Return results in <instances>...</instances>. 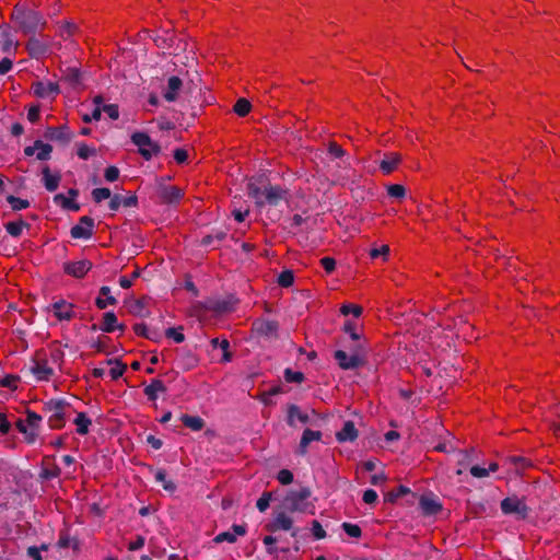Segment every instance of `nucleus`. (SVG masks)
<instances>
[{
	"instance_id": "nucleus-1",
	"label": "nucleus",
	"mask_w": 560,
	"mask_h": 560,
	"mask_svg": "<svg viewBox=\"0 0 560 560\" xmlns=\"http://www.w3.org/2000/svg\"><path fill=\"white\" fill-rule=\"evenodd\" d=\"M11 20L16 23L19 31L24 35H35L47 25L46 20L38 11L21 3L14 5Z\"/></svg>"
},
{
	"instance_id": "nucleus-2",
	"label": "nucleus",
	"mask_w": 560,
	"mask_h": 560,
	"mask_svg": "<svg viewBox=\"0 0 560 560\" xmlns=\"http://www.w3.org/2000/svg\"><path fill=\"white\" fill-rule=\"evenodd\" d=\"M312 495V490L310 487H301L299 490H290L287 492L283 498V508L284 510L294 513H311L314 514V504L308 502V499Z\"/></svg>"
},
{
	"instance_id": "nucleus-3",
	"label": "nucleus",
	"mask_w": 560,
	"mask_h": 560,
	"mask_svg": "<svg viewBox=\"0 0 560 560\" xmlns=\"http://www.w3.org/2000/svg\"><path fill=\"white\" fill-rule=\"evenodd\" d=\"M69 404L63 399H50L44 404V411L50 416L48 418V425L52 430L63 428L66 423V408Z\"/></svg>"
},
{
	"instance_id": "nucleus-4",
	"label": "nucleus",
	"mask_w": 560,
	"mask_h": 560,
	"mask_svg": "<svg viewBox=\"0 0 560 560\" xmlns=\"http://www.w3.org/2000/svg\"><path fill=\"white\" fill-rule=\"evenodd\" d=\"M131 142L138 147V152L145 161L161 153V147L154 142L147 132L136 131L131 135Z\"/></svg>"
},
{
	"instance_id": "nucleus-5",
	"label": "nucleus",
	"mask_w": 560,
	"mask_h": 560,
	"mask_svg": "<svg viewBox=\"0 0 560 560\" xmlns=\"http://www.w3.org/2000/svg\"><path fill=\"white\" fill-rule=\"evenodd\" d=\"M501 511L504 515H515L518 520L528 517L530 509L525 503L524 498L511 495L504 498L500 503Z\"/></svg>"
},
{
	"instance_id": "nucleus-6",
	"label": "nucleus",
	"mask_w": 560,
	"mask_h": 560,
	"mask_svg": "<svg viewBox=\"0 0 560 560\" xmlns=\"http://www.w3.org/2000/svg\"><path fill=\"white\" fill-rule=\"evenodd\" d=\"M94 220L91 217L83 215L79 223L71 228L70 235L75 240H89L93 235Z\"/></svg>"
},
{
	"instance_id": "nucleus-7",
	"label": "nucleus",
	"mask_w": 560,
	"mask_h": 560,
	"mask_svg": "<svg viewBox=\"0 0 560 560\" xmlns=\"http://www.w3.org/2000/svg\"><path fill=\"white\" fill-rule=\"evenodd\" d=\"M288 191L279 185H267L264 187V206L277 207L281 201L287 200Z\"/></svg>"
},
{
	"instance_id": "nucleus-8",
	"label": "nucleus",
	"mask_w": 560,
	"mask_h": 560,
	"mask_svg": "<svg viewBox=\"0 0 560 560\" xmlns=\"http://www.w3.org/2000/svg\"><path fill=\"white\" fill-rule=\"evenodd\" d=\"M158 194L162 203L175 205L180 201L184 196L183 190L177 186H166L160 183L158 186Z\"/></svg>"
},
{
	"instance_id": "nucleus-9",
	"label": "nucleus",
	"mask_w": 560,
	"mask_h": 560,
	"mask_svg": "<svg viewBox=\"0 0 560 560\" xmlns=\"http://www.w3.org/2000/svg\"><path fill=\"white\" fill-rule=\"evenodd\" d=\"M44 137L49 141L67 144L72 140L73 133L67 125H62L59 127H48L45 130Z\"/></svg>"
},
{
	"instance_id": "nucleus-10",
	"label": "nucleus",
	"mask_w": 560,
	"mask_h": 560,
	"mask_svg": "<svg viewBox=\"0 0 560 560\" xmlns=\"http://www.w3.org/2000/svg\"><path fill=\"white\" fill-rule=\"evenodd\" d=\"M334 358L341 370H355L364 365L361 363V359L358 355H351L345 350H336Z\"/></svg>"
},
{
	"instance_id": "nucleus-11",
	"label": "nucleus",
	"mask_w": 560,
	"mask_h": 560,
	"mask_svg": "<svg viewBox=\"0 0 560 560\" xmlns=\"http://www.w3.org/2000/svg\"><path fill=\"white\" fill-rule=\"evenodd\" d=\"M92 268V262L88 259H82L78 261H68L63 264V271L72 276L74 278H82L84 277L88 271H90Z\"/></svg>"
},
{
	"instance_id": "nucleus-12",
	"label": "nucleus",
	"mask_w": 560,
	"mask_h": 560,
	"mask_svg": "<svg viewBox=\"0 0 560 560\" xmlns=\"http://www.w3.org/2000/svg\"><path fill=\"white\" fill-rule=\"evenodd\" d=\"M253 330L266 338H272L277 336L278 323L269 319H257L253 324Z\"/></svg>"
},
{
	"instance_id": "nucleus-13",
	"label": "nucleus",
	"mask_w": 560,
	"mask_h": 560,
	"mask_svg": "<svg viewBox=\"0 0 560 560\" xmlns=\"http://www.w3.org/2000/svg\"><path fill=\"white\" fill-rule=\"evenodd\" d=\"M183 88V80L177 75H172L167 79V85L163 91V97L166 102H175L178 93Z\"/></svg>"
},
{
	"instance_id": "nucleus-14",
	"label": "nucleus",
	"mask_w": 560,
	"mask_h": 560,
	"mask_svg": "<svg viewBox=\"0 0 560 560\" xmlns=\"http://www.w3.org/2000/svg\"><path fill=\"white\" fill-rule=\"evenodd\" d=\"M236 302L237 301L234 299L209 300L206 304V308L219 314L229 313L235 308Z\"/></svg>"
},
{
	"instance_id": "nucleus-15",
	"label": "nucleus",
	"mask_w": 560,
	"mask_h": 560,
	"mask_svg": "<svg viewBox=\"0 0 560 560\" xmlns=\"http://www.w3.org/2000/svg\"><path fill=\"white\" fill-rule=\"evenodd\" d=\"M51 308L59 320H70L74 316L73 305L65 300L56 301L51 304Z\"/></svg>"
},
{
	"instance_id": "nucleus-16",
	"label": "nucleus",
	"mask_w": 560,
	"mask_h": 560,
	"mask_svg": "<svg viewBox=\"0 0 560 560\" xmlns=\"http://www.w3.org/2000/svg\"><path fill=\"white\" fill-rule=\"evenodd\" d=\"M33 89H34L35 95L40 98H48V97L54 98L59 93V85L54 82H48V83L36 82L33 85Z\"/></svg>"
},
{
	"instance_id": "nucleus-17",
	"label": "nucleus",
	"mask_w": 560,
	"mask_h": 560,
	"mask_svg": "<svg viewBox=\"0 0 560 560\" xmlns=\"http://www.w3.org/2000/svg\"><path fill=\"white\" fill-rule=\"evenodd\" d=\"M295 420H299L303 424L310 422V416L306 412L301 411L298 405L291 404L287 410V423L289 427L295 425Z\"/></svg>"
},
{
	"instance_id": "nucleus-18",
	"label": "nucleus",
	"mask_w": 560,
	"mask_h": 560,
	"mask_svg": "<svg viewBox=\"0 0 560 560\" xmlns=\"http://www.w3.org/2000/svg\"><path fill=\"white\" fill-rule=\"evenodd\" d=\"M30 39L26 43V49L32 58H40L48 51V46L39 40L35 35H30Z\"/></svg>"
},
{
	"instance_id": "nucleus-19",
	"label": "nucleus",
	"mask_w": 560,
	"mask_h": 560,
	"mask_svg": "<svg viewBox=\"0 0 560 560\" xmlns=\"http://www.w3.org/2000/svg\"><path fill=\"white\" fill-rule=\"evenodd\" d=\"M401 161V155L396 152H390L384 155V159L380 162V170L384 175L393 173Z\"/></svg>"
},
{
	"instance_id": "nucleus-20",
	"label": "nucleus",
	"mask_w": 560,
	"mask_h": 560,
	"mask_svg": "<svg viewBox=\"0 0 560 560\" xmlns=\"http://www.w3.org/2000/svg\"><path fill=\"white\" fill-rule=\"evenodd\" d=\"M126 326L124 324H119L117 320V316L114 312H106L103 315V322L100 325V330L104 332H113L116 329L124 331Z\"/></svg>"
},
{
	"instance_id": "nucleus-21",
	"label": "nucleus",
	"mask_w": 560,
	"mask_h": 560,
	"mask_svg": "<svg viewBox=\"0 0 560 560\" xmlns=\"http://www.w3.org/2000/svg\"><path fill=\"white\" fill-rule=\"evenodd\" d=\"M322 436L323 434L320 431L305 429L299 444L298 454L302 456L305 455L307 453V447L310 443L314 441H320Z\"/></svg>"
},
{
	"instance_id": "nucleus-22",
	"label": "nucleus",
	"mask_w": 560,
	"mask_h": 560,
	"mask_svg": "<svg viewBox=\"0 0 560 560\" xmlns=\"http://www.w3.org/2000/svg\"><path fill=\"white\" fill-rule=\"evenodd\" d=\"M357 438L358 430L351 420L346 421L342 429L336 433V439L340 443L353 442Z\"/></svg>"
},
{
	"instance_id": "nucleus-23",
	"label": "nucleus",
	"mask_w": 560,
	"mask_h": 560,
	"mask_svg": "<svg viewBox=\"0 0 560 560\" xmlns=\"http://www.w3.org/2000/svg\"><path fill=\"white\" fill-rule=\"evenodd\" d=\"M292 524V518L288 516L284 512H280L275 516L273 521L267 525V529L270 532H277L279 529L291 530Z\"/></svg>"
},
{
	"instance_id": "nucleus-24",
	"label": "nucleus",
	"mask_w": 560,
	"mask_h": 560,
	"mask_svg": "<svg viewBox=\"0 0 560 560\" xmlns=\"http://www.w3.org/2000/svg\"><path fill=\"white\" fill-rule=\"evenodd\" d=\"M419 505L424 515H434L442 510V504L435 498L429 495H422Z\"/></svg>"
},
{
	"instance_id": "nucleus-25",
	"label": "nucleus",
	"mask_w": 560,
	"mask_h": 560,
	"mask_svg": "<svg viewBox=\"0 0 560 560\" xmlns=\"http://www.w3.org/2000/svg\"><path fill=\"white\" fill-rule=\"evenodd\" d=\"M42 175H43V184H44L46 190H48L50 192L57 190V188L60 184V180H61V175L59 173L51 174L48 165L43 167Z\"/></svg>"
},
{
	"instance_id": "nucleus-26",
	"label": "nucleus",
	"mask_w": 560,
	"mask_h": 560,
	"mask_svg": "<svg viewBox=\"0 0 560 560\" xmlns=\"http://www.w3.org/2000/svg\"><path fill=\"white\" fill-rule=\"evenodd\" d=\"M354 343L348 347L351 355H358L361 359V363L365 365L368 361V354L370 351L368 340L361 339L360 341H353Z\"/></svg>"
},
{
	"instance_id": "nucleus-27",
	"label": "nucleus",
	"mask_w": 560,
	"mask_h": 560,
	"mask_svg": "<svg viewBox=\"0 0 560 560\" xmlns=\"http://www.w3.org/2000/svg\"><path fill=\"white\" fill-rule=\"evenodd\" d=\"M198 364L197 357L187 349H180L178 358H177V365L180 366L183 370L188 371L194 369Z\"/></svg>"
},
{
	"instance_id": "nucleus-28",
	"label": "nucleus",
	"mask_w": 560,
	"mask_h": 560,
	"mask_svg": "<svg viewBox=\"0 0 560 560\" xmlns=\"http://www.w3.org/2000/svg\"><path fill=\"white\" fill-rule=\"evenodd\" d=\"M31 372L37 381H48L54 374V370L47 364V361L34 362V365L31 366Z\"/></svg>"
},
{
	"instance_id": "nucleus-29",
	"label": "nucleus",
	"mask_w": 560,
	"mask_h": 560,
	"mask_svg": "<svg viewBox=\"0 0 560 560\" xmlns=\"http://www.w3.org/2000/svg\"><path fill=\"white\" fill-rule=\"evenodd\" d=\"M165 392H166V386L159 378L151 380L150 384L147 385L143 389L144 395L151 401H154L158 399L159 393H165Z\"/></svg>"
},
{
	"instance_id": "nucleus-30",
	"label": "nucleus",
	"mask_w": 560,
	"mask_h": 560,
	"mask_svg": "<svg viewBox=\"0 0 560 560\" xmlns=\"http://www.w3.org/2000/svg\"><path fill=\"white\" fill-rule=\"evenodd\" d=\"M150 470L154 472V480L162 485L163 489L170 493H174L177 489V486L174 481L166 478V471L162 468L153 469L150 467Z\"/></svg>"
},
{
	"instance_id": "nucleus-31",
	"label": "nucleus",
	"mask_w": 560,
	"mask_h": 560,
	"mask_svg": "<svg viewBox=\"0 0 560 560\" xmlns=\"http://www.w3.org/2000/svg\"><path fill=\"white\" fill-rule=\"evenodd\" d=\"M15 427L19 430V432H21L24 435V440L27 444L35 443L38 436V432L35 429L28 427V424L22 419H19L16 421Z\"/></svg>"
},
{
	"instance_id": "nucleus-32",
	"label": "nucleus",
	"mask_w": 560,
	"mask_h": 560,
	"mask_svg": "<svg viewBox=\"0 0 560 560\" xmlns=\"http://www.w3.org/2000/svg\"><path fill=\"white\" fill-rule=\"evenodd\" d=\"M179 420L186 428L196 432L202 430L205 427V420L199 416L184 413L180 416Z\"/></svg>"
},
{
	"instance_id": "nucleus-33",
	"label": "nucleus",
	"mask_w": 560,
	"mask_h": 560,
	"mask_svg": "<svg viewBox=\"0 0 560 560\" xmlns=\"http://www.w3.org/2000/svg\"><path fill=\"white\" fill-rule=\"evenodd\" d=\"M472 452H474V450H470V451L463 450V451L457 452V466H458V468L456 470L457 475H462L468 468L470 463L474 460Z\"/></svg>"
},
{
	"instance_id": "nucleus-34",
	"label": "nucleus",
	"mask_w": 560,
	"mask_h": 560,
	"mask_svg": "<svg viewBox=\"0 0 560 560\" xmlns=\"http://www.w3.org/2000/svg\"><path fill=\"white\" fill-rule=\"evenodd\" d=\"M100 294L101 295H107V299H103L102 296H97L96 300H95V305L100 308V310H104L106 308L108 305H115L117 303V300L115 296H113L110 294V288L109 287H106V285H103L101 289H100Z\"/></svg>"
},
{
	"instance_id": "nucleus-35",
	"label": "nucleus",
	"mask_w": 560,
	"mask_h": 560,
	"mask_svg": "<svg viewBox=\"0 0 560 560\" xmlns=\"http://www.w3.org/2000/svg\"><path fill=\"white\" fill-rule=\"evenodd\" d=\"M5 231L12 237H19L22 234L23 229H30V224L24 220L20 219L19 221H11L4 224Z\"/></svg>"
},
{
	"instance_id": "nucleus-36",
	"label": "nucleus",
	"mask_w": 560,
	"mask_h": 560,
	"mask_svg": "<svg viewBox=\"0 0 560 560\" xmlns=\"http://www.w3.org/2000/svg\"><path fill=\"white\" fill-rule=\"evenodd\" d=\"M54 202L65 210L74 212L80 210V205L72 199L67 198L63 194H56L54 196Z\"/></svg>"
},
{
	"instance_id": "nucleus-37",
	"label": "nucleus",
	"mask_w": 560,
	"mask_h": 560,
	"mask_svg": "<svg viewBox=\"0 0 560 560\" xmlns=\"http://www.w3.org/2000/svg\"><path fill=\"white\" fill-rule=\"evenodd\" d=\"M91 419L84 413L79 412L77 418L74 419V424L77 425V432L80 435H85L89 432V427L91 425Z\"/></svg>"
},
{
	"instance_id": "nucleus-38",
	"label": "nucleus",
	"mask_w": 560,
	"mask_h": 560,
	"mask_svg": "<svg viewBox=\"0 0 560 560\" xmlns=\"http://www.w3.org/2000/svg\"><path fill=\"white\" fill-rule=\"evenodd\" d=\"M106 364L114 365L109 371V374L113 380H118L127 370V365L124 364L119 359H108L106 361Z\"/></svg>"
},
{
	"instance_id": "nucleus-39",
	"label": "nucleus",
	"mask_w": 560,
	"mask_h": 560,
	"mask_svg": "<svg viewBox=\"0 0 560 560\" xmlns=\"http://www.w3.org/2000/svg\"><path fill=\"white\" fill-rule=\"evenodd\" d=\"M133 331L138 336H142L149 340H158L159 334L156 330H150L144 323L133 325Z\"/></svg>"
},
{
	"instance_id": "nucleus-40",
	"label": "nucleus",
	"mask_w": 560,
	"mask_h": 560,
	"mask_svg": "<svg viewBox=\"0 0 560 560\" xmlns=\"http://www.w3.org/2000/svg\"><path fill=\"white\" fill-rule=\"evenodd\" d=\"M250 109H252L250 102L243 97L238 98L233 106V112L236 115H238L240 117H245L246 115H248Z\"/></svg>"
},
{
	"instance_id": "nucleus-41",
	"label": "nucleus",
	"mask_w": 560,
	"mask_h": 560,
	"mask_svg": "<svg viewBox=\"0 0 560 560\" xmlns=\"http://www.w3.org/2000/svg\"><path fill=\"white\" fill-rule=\"evenodd\" d=\"M153 42L159 48L168 49L174 44V36L166 31L163 35H156L153 37Z\"/></svg>"
},
{
	"instance_id": "nucleus-42",
	"label": "nucleus",
	"mask_w": 560,
	"mask_h": 560,
	"mask_svg": "<svg viewBox=\"0 0 560 560\" xmlns=\"http://www.w3.org/2000/svg\"><path fill=\"white\" fill-rule=\"evenodd\" d=\"M211 345L213 348H217V347L222 348V351H223L222 361L230 362L232 360V353L229 351L230 342L228 339H223L220 341L218 338H213L211 340Z\"/></svg>"
},
{
	"instance_id": "nucleus-43",
	"label": "nucleus",
	"mask_w": 560,
	"mask_h": 560,
	"mask_svg": "<svg viewBox=\"0 0 560 560\" xmlns=\"http://www.w3.org/2000/svg\"><path fill=\"white\" fill-rule=\"evenodd\" d=\"M61 474V469L57 465H52L50 468L43 467L39 472V478L42 480H51L58 478Z\"/></svg>"
},
{
	"instance_id": "nucleus-44",
	"label": "nucleus",
	"mask_w": 560,
	"mask_h": 560,
	"mask_svg": "<svg viewBox=\"0 0 560 560\" xmlns=\"http://www.w3.org/2000/svg\"><path fill=\"white\" fill-rule=\"evenodd\" d=\"M408 493H410V489L406 486L400 485L396 489L389 491L386 494L385 501L394 503L398 498L406 495Z\"/></svg>"
},
{
	"instance_id": "nucleus-45",
	"label": "nucleus",
	"mask_w": 560,
	"mask_h": 560,
	"mask_svg": "<svg viewBox=\"0 0 560 560\" xmlns=\"http://www.w3.org/2000/svg\"><path fill=\"white\" fill-rule=\"evenodd\" d=\"M7 201L14 211H20L30 207V201L27 199H22L13 195L8 196Z\"/></svg>"
},
{
	"instance_id": "nucleus-46",
	"label": "nucleus",
	"mask_w": 560,
	"mask_h": 560,
	"mask_svg": "<svg viewBox=\"0 0 560 560\" xmlns=\"http://www.w3.org/2000/svg\"><path fill=\"white\" fill-rule=\"evenodd\" d=\"M248 195L255 200L258 207L264 206V189H260L255 184H248Z\"/></svg>"
},
{
	"instance_id": "nucleus-47",
	"label": "nucleus",
	"mask_w": 560,
	"mask_h": 560,
	"mask_svg": "<svg viewBox=\"0 0 560 560\" xmlns=\"http://www.w3.org/2000/svg\"><path fill=\"white\" fill-rule=\"evenodd\" d=\"M77 154L82 160H88L89 158L96 154V149L94 147L88 145L85 142H79Z\"/></svg>"
},
{
	"instance_id": "nucleus-48",
	"label": "nucleus",
	"mask_w": 560,
	"mask_h": 560,
	"mask_svg": "<svg viewBox=\"0 0 560 560\" xmlns=\"http://www.w3.org/2000/svg\"><path fill=\"white\" fill-rule=\"evenodd\" d=\"M506 460L515 466L517 472L532 466L530 460L522 456H510Z\"/></svg>"
},
{
	"instance_id": "nucleus-49",
	"label": "nucleus",
	"mask_w": 560,
	"mask_h": 560,
	"mask_svg": "<svg viewBox=\"0 0 560 560\" xmlns=\"http://www.w3.org/2000/svg\"><path fill=\"white\" fill-rule=\"evenodd\" d=\"M278 284L282 288H289L294 282V275L291 270L285 269L280 272L277 280Z\"/></svg>"
},
{
	"instance_id": "nucleus-50",
	"label": "nucleus",
	"mask_w": 560,
	"mask_h": 560,
	"mask_svg": "<svg viewBox=\"0 0 560 560\" xmlns=\"http://www.w3.org/2000/svg\"><path fill=\"white\" fill-rule=\"evenodd\" d=\"M342 330L349 335L352 341H360L361 339H364L363 336L357 331L355 323L352 320H347L343 324Z\"/></svg>"
},
{
	"instance_id": "nucleus-51",
	"label": "nucleus",
	"mask_w": 560,
	"mask_h": 560,
	"mask_svg": "<svg viewBox=\"0 0 560 560\" xmlns=\"http://www.w3.org/2000/svg\"><path fill=\"white\" fill-rule=\"evenodd\" d=\"M284 380L288 383H302L304 381V374L300 371H293L291 369H285L283 373Z\"/></svg>"
},
{
	"instance_id": "nucleus-52",
	"label": "nucleus",
	"mask_w": 560,
	"mask_h": 560,
	"mask_svg": "<svg viewBox=\"0 0 560 560\" xmlns=\"http://www.w3.org/2000/svg\"><path fill=\"white\" fill-rule=\"evenodd\" d=\"M63 79L71 85L80 83L81 73L77 68H68L63 74Z\"/></svg>"
},
{
	"instance_id": "nucleus-53",
	"label": "nucleus",
	"mask_w": 560,
	"mask_h": 560,
	"mask_svg": "<svg viewBox=\"0 0 560 560\" xmlns=\"http://www.w3.org/2000/svg\"><path fill=\"white\" fill-rule=\"evenodd\" d=\"M341 528L345 533L352 538H360L362 535V529L359 525L345 522L341 524Z\"/></svg>"
},
{
	"instance_id": "nucleus-54",
	"label": "nucleus",
	"mask_w": 560,
	"mask_h": 560,
	"mask_svg": "<svg viewBox=\"0 0 560 560\" xmlns=\"http://www.w3.org/2000/svg\"><path fill=\"white\" fill-rule=\"evenodd\" d=\"M36 151H37L36 159L38 161H47L50 159V155L52 152V147L50 144L44 143L42 141V145H38Z\"/></svg>"
},
{
	"instance_id": "nucleus-55",
	"label": "nucleus",
	"mask_w": 560,
	"mask_h": 560,
	"mask_svg": "<svg viewBox=\"0 0 560 560\" xmlns=\"http://www.w3.org/2000/svg\"><path fill=\"white\" fill-rule=\"evenodd\" d=\"M40 421H42L40 415H38L35 411L30 410V409L26 410L25 422L28 424V427L35 429L38 432Z\"/></svg>"
},
{
	"instance_id": "nucleus-56",
	"label": "nucleus",
	"mask_w": 560,
	"mask_h": 560,
	"mask_svg": "<svg viewBox=\"0 0 560 560\" xmlns=\"http://www.w3.org/2000/svg\"><path fill=\"white\" fill-rule=\"evenodd\" d=\"M112 192L109 188L101 187L92 190V198L96 203L110 198Z\"/></svg>"
},
{
	"instance_id": "nucleus-57",
	"label": "nucleus",
	"mask_w": 560,
	"mask_h": 560,
	"mask_svg": "<svg viewBox=\"0 0 560 560\" xmlns=\"http://www.w3.org/2000/svg\"><path fill=\"white\" fill-rule=\"evenodd\" d=\"M362 307L357 304H343L340 307V313L345 316L352 314L354 317H359L362 314Z\"/></svg>"
},
{
	"instance_id": "nucleus-58",
	"label": "nucleus",
	"mask_w": 560,
	"mask_h": 560,
	"mask_svg": "<svg viewBox=\"0 0 560 560\" xmlns=\"http://www.w3.org/2000/svg\"><path fill=\"white\" fill-rule=\"evenodd\" d=\"M387 194L392 198L400 199L406 195V189L402 185L393 184L387 187Z\"/></svg>"
},
{
	"instance_id": "nucleus-59",
	"label": "nucleus",
	"mask_w": 560,
	"mask_h": 560,
	"mask_svg": "<svg viewBox=\"0 0 560 560\" xmlns=\"http://www.w3.org/2000/svg\"><path fill=\"white\" fill-rule=\"evenodd\" d=\"M327 150L334 159H343L346 156V151L337 142H329Z\"/></svg>"
},
{
	"instance_id": "nucleus-60",
	"label": "nucleus",
	"mask_w": 560,
	"mask_h": 560,
	"mask_svg": "<svg viewBox=\"0 0 560 560\" xmlns=\"http://www.w3.org/2000/svg\"><path fill=\"white\" fill-rule=\"evenodd\" d=\"M182 330H183V327H178V328L171 327L165 330V336L167 338H172L175 342L180 343L185 340V336L182 332Z\"/></svg>"
},
{
	"instance_id": "nucleus-61",
	"label": "nucleus",
	"mask_w": 560,
	"mask_h": 560,
	"mask_svg": "<svg viewBox=\"0 0 560 560\" xmlns=\"http://www.w3.org/2000/svg\"><path fill=\"white\" fill-rule=\"evenodd\" d=\"M1 37L3 51H10L14 45H18V43H14L11 32L7 28L1 32Z\"/></svg>"
},
{
	"instance_id": "nucleus-62",
	"label": "nucleus",
	"mask_w": 560,
	"mask_h": 560,
	"mask_svg": "<svg viewBox=\"0 0 560 560\" xmlns=\"http://www.w3.org/2000/svg\"><path fill=\"white\" fill-rule=\"evenodd\" d=\"M271 498V492H264L261 494V497L256 502V508L259 512H265L269 508Z\"/></svg>"
},
{
	"instance_id": "nucleus-63",
	"label": "nucleus",
	"mask_w": 560,
	"mask_h": 560,
	"mask_svg": "<svg viewBox=\"0 0 560 560\" xmlns=\"http://www.w3.org/2000/svg\"><path fill=\"white\" fill-rule=\"evenodd\" d=\"M293 474L289 469H281L277 475V480L284 486L290 485L293 481Z\"/></svg>"
},
{
	"instance_id": "nucleus-64",
	"label": "nucleus",
	"mask_w": 560,
	"mask_h": 560,
	"mask_svg": "<svg viewBox=\"0 0 560 560\" xmlns=\"http://www.w3.org/2000/svg\"><path fill=\"white\" fill-rule=\"evenodd\" d=\"M47 545L43 544L39 548L36 546H31L27 548L26 553L33 560H43L40 550H47Z\"/></svg>"
}]
</instances>
